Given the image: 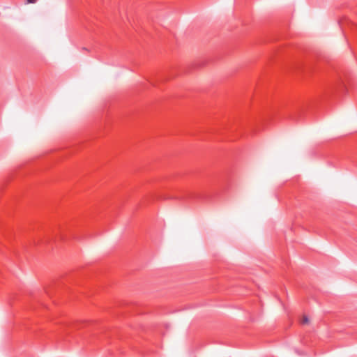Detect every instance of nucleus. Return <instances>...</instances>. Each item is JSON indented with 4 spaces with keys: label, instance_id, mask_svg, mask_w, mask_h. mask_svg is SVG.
Returning <instances> with one entry per match:
<instances>
[{
    "label": "nucleus",
    "instance_id": "f03ea898",
    "mask_svg": "<svg viewBox=\"0 0 357 357\" xmlns=\"http://www.w3.org/2000/svg\"><path fill=\"white\" fill-rule=\"evenodd\" d=\"M335 84H338V85H340V86H342V85L344 86V82L342 78L338 79V80L337 81Z\"/></svg>",
    "mask_w": 357,
    "mask_h": 357
},
{
    "label": "nucleus",
    "instance_id": "f257e3e1",
    "mask_svg": "<svg viewBox=\"0 0 357 357\" xmlns=\"http://www.w3.org/2000/svg\"><path fill=\"white\" fill-rule=\"evenodd\" d=\"M185 198L186 199H197L204 200V199H206L208 198V197L206 195H202V194H199V193L188 192L186 194V197Z\"/></svg>",
    "mask_w": 357,
    "mask_h": 357
},
{
    "label": "nucleus",
    "instance_id": "7ed1b4c3",
    "mask_svg": "<svg viewBox=\"0 0 357 357\" xmlns=\"http://www.w3.org/2000/svg\"><path fill=\"white\" fill-rule=\"evenodd\" d=\"M308 322V318L307 317H304L303 319V324H307Z\"/></svg>",
    "mask_w": 357,
    "mask_h": 357
},
{
    "label": "nucleus",
    "instance_id": "20e7f679",
    "mask_svg": "<svg viewBox=\"0 0 357 357\" xmlns=\"http://www.w3.org/2000/svg\"><path fill=\"white\" fill-rule=\"evenodd\" d=\"M29 3H34L37 0H26Z\"/></svg>",
    "mask_w": 357,
    "mask_h": 357
}]
</instances>
